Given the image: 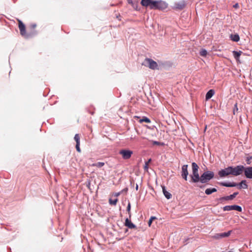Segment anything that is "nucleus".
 <instances>
[{"label":"nucleus","instance_id":"f257e3e1","mask_svg":"<svg viewBox=\"0 0 252 252\" xmlns=\"http://www.w3.org/2000/svg\"><path fill=\"white\" fill-rule=\"evenodd\" d=\"M192 174L190 175L191 181L194 183H197L199 182L200 176L198 173L199 167L195 162H192Z\"/></svg>","mask_w":252,"mask_h":252},{"label":"nucleus","instance_id":"f03ea898","mask_svg":"<svg viewBox=\"0 0 252 252\" xmlns=\"http://www.w3.org/2000/svg\"><path fill=\"white\" fill-rule=\"evenodd\" d=\"M214 177V173L208 171L204 172L200 177L199 182L201 183H206Z\"/></svg>","mask_w":252,"mask_h":252},{"label":"nucleus","instance_id":"7ed1b4c3","mask_svg":"<svg viewBox=\"0 0 252 252\" xmlns=\"http://www.w3.org/2000/svg\"><path fill=\"white\" fill-rule=\"evenodd\" d=\"M142 65L154 70L158 68V63L150 58H146L142 63Z\"/></svg>","mask_w":252,"mask_h":252},{"label":"nucleus","instance_id":"20e7f679","mask_svg":"<svg viewBox=\"0 0 252 252\" xmlns=\"http://www.w3.org/2000/svg\"><path fill=\"white\" fill-rule=\"evenodd\" d=\"M231 167V175L237 176L241 175L244 170V167L243 165H237L235 167Z\"/></svg>","mask_w":252,"mask_h":252},{"label":"nucleus","instance_id":"39448f33","mask_svg":"<svg viewBox=\"0 0 252 252\" xmlns=\"http://www.w3.org/2000/svg\"><path fill=\"white\" fill-rule=\"evenodd\" d=\"M18 27L20 30V34L22 36H24L25 38H28L31 37V34L30 33H27L26 31V27L25 25L23 24V23L20 20H18Z\"/></svg>","mask_w":252,"mask_h":252},{"label":"nucleus","instance_id":"423d86ee","mask_svg":"<svg viewBox=\"0 0 252 252\" xmlns=\"http://www.w3.org/2000/svg\"><path fill=\"white\" fill-rule=\"evenodd\" d=\"M119 154L122 156L123 159H128L131 157L133 152L127 149H122L120 151Z\"/></svg>","mask_w":252,"mask_h":252},{"label":"nucleus","instance_id":"0eeeda50","mask_svg":"<svg viewBox=\"0 0 252 252\" xmlns=\"http://www.w3.org/2000/svg\"><path fill=\"white\" fill-rule=\"evenodd\" d=\"M218 175L221 178L225 177L229 175H231V167L229 166L224 168V169L220 170L218 172Z\"/></svg>","mask_w":252,"mask_h":252},{"label":"nucleus","instance_id":"6e6552de","mask_svg":"<svg viewBox=\"0 0 252 252\" xmlns=\"http://www.w3.org/2000/svg\"><path fill=\"white\" fill-rule=\"evenodd\" d=\"M223 210L224 211H228L231 210H236L238 212H242V208L236 205H227L223 207Z\"/></svg>","mask_w":252,"mask_h":252},{"label":"nucleus","instance_id":"1a4fd4ad","mask_svg":"<svg viewBox=\"0 0 252 252\" xmlns=\"http://www.w3.org/2000/svg\"><path fill=\"white\" fill-rule=\"evenodd\" d=\"M188 165H184L182 167V174L181 176L183 179L186 181L187 180L188 175H189V172L188 170Z\"/></svg>","mask_w":252,"mask_h":252},{"label":"nucleus","instance_id":"9d476101","mask_svg":"<svg viewBox=\"0 0 252 252\" xmlns=\"http://www.w3.org/2000/svg\"><path fill=\"white\" fill-rule=\"evenodd\" d=\"M186 6V3L185 1L182 0L178 2H176L174 4V8L176 9H183Z\"/></svg>","mask_w":252,"mask_h":252},{"label":"nucleus","instance_id":"9b49d317","mask_svg":"<svg viewBox=\"0 0 252 252\" xmlns=\"http://www.w3.org/2000/svg\"><path fill=\"white\" fill-rule=\"evenodd\" d=\"M244 174L247 178L252 179V167H244Z\"/></svg>","mask_w":252,"mask_h":252},{"label":"nucleus","instance_id":"f8f14e48","mask_svg":"<svg viewBox=\"0 0 252 252\" xmlns=\"http://www.w3.org/2000/svg\"><path fill=\"white\" fill-rule=\"evenodd\" d=\"M231 232V231H229L227 232L216 234L214 236V238L216 239H219L224 237H227L230 235Z\"/></svg>","mask_w":252,"mask_h":252},{"label":"nucleus","instance_id":"ddd939ff","mask_svg":"<svg viewBox=\"0 0 252 252\" xmlns=\"http://www.w3.org/2000/svg\"><path fill=\"white\" fill-rule=\"evenodd\" d=\"M167 7V5L165 2L161 0L157 1V7L156 9L163 10L166 9Z\"/></svg>","mask_w":252,"mask_h":252},{"label":"nucleus","instance_id":"4468645a","mask_svg":"<svg viewBox=\"0 0 252 252\" xmlns=\"http://www.w3.org/2000/svg\"><path fill=\"white\" fill-rule=\"evenodd\" d=\"M125 225L128 228L133 229L136 228V226L130 220V219L126 218L125 220Z\"/></svg>","mask_w":252,"mask_h":252},{"label":"nucleus","instance_id":"2eb2a0df","mask_svg":"<svg viewBox=\"0 0 252 252\" xmlns=\"http://www.w3.org/2000/svg\"><path fill=\"white\" fill-rule=\"evenodd\" d=\"M219 184L221 186L226 187H236L237 186L238 184L234 183H224V182H221Z\"/></svg>","mask_w":252,"mask_h":252},{"label":"nucleus","instance_id":"dca6fc26","mask_svg":"<svg viewBox=\"0 0 252 252\" xmlns=\"http://www.w3.org/2000/svg\"><path fill=\"white\" fill-rule=\"evenodd\" d=\"M162 189L163 193L165 197L168 199H170L172 197L171 194L166 190L164 186H162Z\"/></svg>","mask_w":252,"mask_h":252},{"label":"nucleus","instance_id":"f3484780","mask_svg":"<svg viewBox=\"0 0 252 252\" xmlns=\"http://www.w3.org/2000/svg\"><path fill=\"white\" fill-rule=\"evenodd\" d=\"M238 189H241L242 188L243 189H247L248 188V185L246 183V180H242L239 184H238Z\"/></svg>","mask_w":252,"mask_h":252},{"label":"nucleus","instance_id":"a211bd4d","mask_svg":"<svg viewBox=\"0 0 252 252\" xmlns=\"http://www.w3.org/2000/svg\"><path fill=\"white\" fill-rule=\"evenodd\" d=\"M152 0H141V4L145 7H150Z\"/></svg>","mask_w":252,"mask_h":252},{"label":"nucleus","instance_id":"6ab92c4d","mask_svg":"<svg viewBox=\"0 0 252 252\" xmlns=\"http://www.w3.org/2000/svg\"><path fill=\"white\" fill-rule=\"evenodd\" d=\"M36 27V25L35 24H32L30 26V29L32 31L30 33V34H31V36L35 35L36 33V32L34 30Z\"/></svg>","mask_w":252,"mask_h":252},{"label":"nucleus","instance_id":"aec40b11","mask_svg":"<svg viewBox=\"0 0 252 252\" xmlns=\"http://www.w3.org/2000/svg\"><path fill=\"white\" fill-rule=\"evenodd\" d=\"M242 53H243V52L241 51H233V55L234 56V57L237 61H239V58Z\"/></svg>","mask_w":252,"mask_h":252},{"label":"nucleus","instance_id":"412c9836","mask_svg":"<svg viewBox=\"0 0 252 252\" xmlns=\"http://www.w3.org/2000/svg\"><path fill=\"white\" fill-rule=\"evenodd\" d=\"M215 92L213 90H210L206 94V99L208 100L210 99L214 94Z\"/></svg>","mask_w":252,"mask_h":252},{"label":"nucleus","instance_id":"4be33fe9","mask_svg":"<svg viewBox=\"0 0 252 252\" xmlns=\"http://www.w3.org/2000/svg\"><path fill=\"white\" fill-rule=\"evenodd\" d=\"M217 191V189L215 188H209L207 189L205 191V193L207 195H210L214 192H215Z\"/></svg>","mask_w":252,"mask_h":252},{"label":"nucleus","instance_id":"5701e85b","mask_svg":"<svg viewBox=\"0 0 252 252\" xmlns=\"http://www.w3.org/2000/svg\"><path fill=\"white\" fill-rule=\"evenodd\" d=\"M230 38L232 41L235 42H238L240 40L239 36L237 34H231L230 35Z\"/></svg>","mask_w":252,"mask_h":252},{"label":"nucleus","instance_id":"b1692460","mask_svg":"<svg viewBox=\"0 0 252 252\" xmlns=\"http://www.w3.org/2000/svg\"><path fill=\"white\" fill-rule=\"evenodd\" d=\"M157 1H158L152 0L151 5L149 7L151 9H156L157 7Z\"/></svg>","mask_w":252,"mask_h":252},{"label":"nucleus","instance_id":"393cba45","mask_svg":"<svg viewBox=\"0 0 252 252\" xmlns=\"http://www.w3.org/2000/svg\"><path fill=\"white\" fill-rule=\"evenodd\" d=\"M234 199L233 196H232V194H231L229 196H224L220 198L221 200H233Z\"/></svg>","mask_w":252,"mask_h":252},{"label":"nucleus","instance_id":"a878e982","mask_svg":"<svg viewBox=\"0 0 252 252\" xmlns=\"http://www.w3.org/2000/svg\"><path fill=\"white\" fill-rule=\"evenodd\" d=\"M105 163L103 162H98L92 164L93 166H96L98 168H100L104 165Z\"/></svg>","mask_w":252,"mask_h":252},{"label":"nucleus","instance_id":"bb28decb","mask_svg":"<svg viewBox=\"0 0 252 252\" xmlns=\"http://www.w3.org/2000/svg\"><path fill=\"white\" fill-rule=\"evenodd\" d=\"M118 201V199L117 198H116L114 200L112 199H109V203L111 205H116Z\"/></svg>","mask_w":252,"mask_h":252},{"label":"nucleus","instance_id":"cd10ccee","mask_svg":"<svg viewBox=\"0 0 252 252\" xmlns=\"http://www.w3.org/2000/svg\"><path fill=\"white\" fill-rule=\"evenodd\" d=\"M151 161V159H149L147 161L145 162V165L144 166V170L146 171H148L149 168V164Z\"/></svg>","mask_w":252,"mask_h":252},{"label":"nucleus","instance_id":"c85d7f7f","mask_svg":"<svg viewBox=\"0 0 252 252\" xmlns=\"http://www.w3.org/2000/svg\"><path fill=\"white\" fill-rule=\"evenodd\" d=\"M139 122L140 123L145 122L147 123H150L151 122V121L149 118L147 117H144L143 119L140 120Z\"/></svg>","mask_w":252,"mask_h":252},{"label":"nucleus","instance_id":"c756f323","mask_svg":"<svg viewBox=\"0 0 252 252\" xmlns=\"http://www.w3.org/2000/svg\"><path fill=\"white\" fill-rule=\"evenodd\" d=\"M200 55L202 57H206L207 55V51L205 49H202L199 52Z\"/></svg>","mask_w":252,"mask_h":252},{"label":"nucleus","instance_id":"7c9ffc66","mask_svg":"<svg viewBox=\"0 0 252 252\" xmlns=\"http://www.w3.org/2000/svg\"><path fill=\"white\" fill-rule=\"evenodd\" d=\"M74 139L76 142V144H80V136L78 134L75 135Z\"/></svg>","mask_w":252,"mask_h":252},{"label":"nucleus","instance_id":"2f4dec72","mask_svg":"<svg viewBox=\"0 0 252 252\" xmlns=\"http://www.w3.org/2000/svg\"><path fill=\"white\" fill-rule=\"evenodd\" d=\"M130 208H131L130 203L129 202L127 205V206L126 211L128 212L129 218H131Z\"/></svg>","mask_w":252,"mask_h":252},{"label":"nucleus","instance_id":"473e14b6","mask_svg":"<svg viewBox=\"0 0 252 252\" xmlns=\"http://www.w3.org/2000/svg\"><path fill=\"white\" fill-rule=\"evenodd\" d=\"M156 219V218L155 217H151V218L150 219V220H149V221H148V225L149 226H151L153 220Z\"/></svg>","mask_w":252,"mask_h":252},{"label":"nucleus","instance_id":"72a5a7b5","mask_svg":"<svg viewBox=\"0 0 252 252\" xmlns=\"http://www.w3.org/2000/svg\"><path fill=\"white\" fill-rule=\"evenodd\" d=\"M76 149L78 152L80 153L81 152V149L80 148V144H78L76 145Z\"/></svg>","mask_w":252,"mask_h":252},{"label":"nucleus","instance_id":"f704fd0d","mask_svg":"<svg viewBox=\"0 0 252 252\" xmlns=\"http://www.w3.org/2000/svg\"><path fill=\"white\" fill-rule=\"evenodd\" d=\"M233 7L235 8H238L239 7V4L238 3H235L233 5Z\"/></svg>","mask_w":252,"mask_h":252},{"label":"nucleus","instance_id":"c9c22d12","mask_svg":"<svg viewBox=\"0 0 252 252\" xmlns=\"http://www.w3.org/2000/svg\"><path fill=\"white\" fill-rule=\"evenodd\" d=\"M238 193H239L238 192H235L232 194V196H233L234 198L236 196V195L238 194Z\"/></svg>","mask_w":252,"mask_h":252},{"label":"nucleus","instance_id":"e433bc0d","mask_svg":"<svg viewBox=\"0 0 252 252\" xmlns=\"http://www.w3.org/2000/svg\"><path fill=\"white\" fill-rule=\"evenodd\" d=\"M250 160H251V159L249 157L247 158L246 159L247 162L249 164H250Z\"/></svg>","mask_w":252,"mask_h":252},{"label":"nucleus","instance_id":"4c0bfd02","mask_svg":"<svg viewBox=\"0 0 252 252\" xmlns=\"http://www.w3.org/2000/svg\"><path fill=\"white\" fill-rule=\"evenodd\" d=\"M127 1L129 4H130L131 5L133 4L132 0H127Z\"/></svg>","mask_w":252,"mask_h":252},{"label":"nucleus","instance_id":"58836bf2","mask_svg":"<svg viewBox=\"0 0 252 252\" xmlns=\"http://www.w3.org/2000/svg\"><path fill=\"white\" fill-rule=\"evenodd\" d=\"M153 144H154V145H159V142H158V141H154V142H153Z\"/></svg>","mask_w":252,"mask_h":252},{"label":"nucleus","instance_id":"ea45409f","mask_svg":"<svg viewBox=\"0 0 252 252\" xmlns=\"http://www.w3.org/2000/svg\"><path fill=\"white\" fill-rule=\"evenodd\" d=\"M120 192H117V193H116L115 194V196H116V197H117V196H119V195H120Z\"/></svg>","mask_w":252,"mask_h":252},{"label":"nucleus","instance_id":"a19ab883","mask_svg":"<svg viewBox=\"0 0 252 252\" xmlns=\"http://www.w3.org/2000/svg\"><path fill=\"white\" fill-rule=\"evenodd\" d=\"M135 189H136V190H137L138 189V185H136Z\"/></svg>","mask_w":252,"mask_h":252},{"label":"nucleus","instance_id":"79ce46f5","mask_svg":"<svg viewBox=\"0 0 252 252\" xmlns=\"http://www.w3.org/2000/svg\"><path fill=\"white\" fill-rule=\"evenodd\" d=\"M197 187H199L200 188H202L204 187L203 186H201V185H198Z\"/></svg>","mask_w":252,"mask_h":252},{"label":"nucleus","instance_id":"37998d69","mask_svg":"<svg viewBox=\"0 0 252 252\" xmlns=\"http://www.w3.org/2000/svg\"><path fill=\"white\" fill-rule=\"evenodd\" d=\"M251 159H252V156L249 157Z\"/></svg>","mask_w":252,"mask_h":252},{"label":"nucleus","instance_id":"c03bdc74","mask_svg":"<svg viewBox=\"0 0 252 252\" xmlns=\"http://www.w3.org/2000/svg\"><path fill=\"white\" fill-rule=\"evenodd\" d=\"M232 252V251H229V252Z\"/></svg>","mask_w":252,"mask_h":252}]
</instances>
